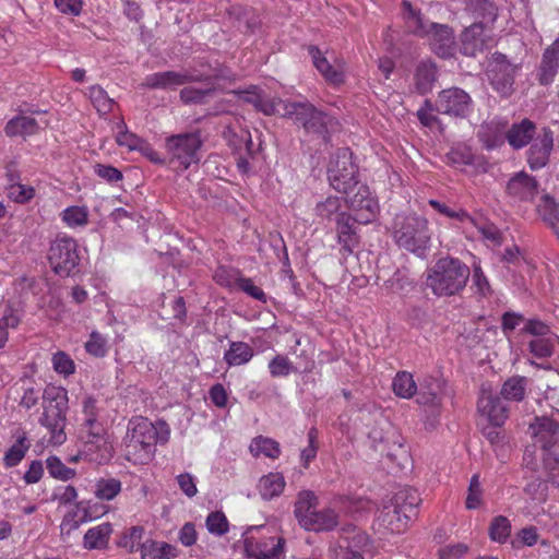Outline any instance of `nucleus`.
<instances>
[{
  "label": "nucleus",
  "instance_id": "c03bdc74",
  "mask_svg": "<svg viewBox=\"0 0 559 559\" xmlns=\"http://www.w3.org/2000/svg\"><path fill=\"white\" fill-rule=\"evenodd\" d=\"M537 211L544 222L551 227L559 222V204L549 194H544L537 205Z\"/></svg>",
  "mask_w": 559,
  "mask_h": 559
},
{
  "label": "nucleus",
  "instance_id": "2f4dec72",
  "mask_svg": "<svg viewBox=\"0 0 559 559\" xmlns=\"http://www.w3.org/2000/svg\"><path fill=\"white\" fill-rule=\"evenodd\" d=\"M83 426L86 432L85 444L88 451L92 447L102 448L106 445L105 430L97 420V414L84 415Z\"/></svg>",
  "mask_w": 559,
  "mask_h": 559
},
{
  "label": "nucleus",
  "instance_id": "a211bd4d",
  "mask_svg": "<svg viewBox=\"0 0 559 559\" xmlns=\"http://www.w3.org/2000/svg\"><path fill=\"white\" fill-rule=\"evenodd\" d=\"M376 523L379 530L397 534L404 532L409 524L408 520L395 508L391 500L379 511Z\"/></svg>",
  "mask_w": 559,
  "mask_h": 559
},
{
  "label": "nucleus",
  "instance_id": "20e7f679",
  "mask_svg": "<svg viewBox=\"0 0 559 559\" xmlns=\"http://www.w3.org/2000/svg\"><path fill=\"white\" fill-rule=\"evenodd\" d=\"M395 243L418 257H424L430 243L426 218L415 214H397L392 224Z\"/></svg>",
  "mask_w": 559,
  "mask_h": 559
},
{
  "label": "nucleus",
  "instance_id": "f3484780",
  "mask_svg": "<svg viewBox=\"0 0 559 559\" xmlns=\"http://www.w3.org/2000/svg\"><path fill=\"white\" fill-rule=\"evenodd\" d=\"M552 131L548 128L543 129L527 152V163L532 169H539L547 165L552 150Z\"/></svg>",
  "mask_w": 559,
  "mask_h": 559
},
{
  "label": "nucleus",
  "instance_id": "1a4fd4ad",
  "mask_svg": "<svg viewBox=\"0 0 559 559\" xmlns=\"http://www.w3.org/2000/svg\"><path fill=\"white\" fill-rule=\"evenodd\" d=\"M416 402L425 407L428 414L426 426L435 428L438 417L441 414L443 400V383L440 379L432 376H425L419 380L417 392L415 394Z\"/></svg>",
  "mask_w": 559,
  "mask_h": 559
},
{
  "label": "nucleus",
  "instance_id": "f704fd0d",
  "mask_svg": "<svg viewBox=\"0 0 559 559\" xmlns=\"http://www.w3.org/2000/svg\"><path fill=\"white\" fill-rule=\"evenodd\" d=\"M527 389V379L521 376L509 378L502 384L500 394L506 401L521 402L524 400Z\"/></svg>",
  "mask_w": 559,
  "mask_h": 559
},
{
  "label": "nucleus",
  "instance_id": "b1692460",
  "mask_svg": "<svg viewBox=\"0 0 559 559\" xmlns=\"http://www.w3.org/2000/svg\"><path fill=\"white\" fill-rule=\"evenodd\" d=\"M338 524L337 513L330 508L318 511L317 509L309 515L308 521H304L306 531L328 532L332 531Z\"/></svg>",
  "mask_w": 559,
  "mask_h": 559
},
{
  "label": "nucleus",
  "instance_id": "423d86ee",
  "mask_svg": "<svg viewBox=\"0 0 559 559\" xmlns=\"http://www.w3.org/2000/svg\"><path fill=\"white\" fill-rule=\"evenodd\" d=\"M519 64L511 62L501 52H493L487 61L486 75L492 88L502 97H509L514 92V82Z\"/></svg>",
  "mask_w": 559,
  "mask_h": 559
},
{
  "label": "nucleus",
  "instance_id": "5fc2aeb1",
  "mask_svg": "<svg viewBox=\"0 0 559 559\" xmlns=\"http://www.w3.org/2000/svg\"><path fill=\"white\" fill-rule=\"evenodd\" d=\"M76 508H78V510H83V512H84L83 516L81 518V520H80V521H76V520H75V514H68V515L63 519V521H62V523H61V525H60V527H61V532H67L68 534H70L72 531H74V530H78V528H79L80 523H82V522H86V521H91V520H93V519H95V518L99 516V514H98V513H96V512H92L91 510H88V509L84 508V507H83V502H79V503L76 504Z\"/></svg>",
  "mask_w": 559,
  "mask_h": 559
},
{
  "label": "nucleus",
  "instance_id": "864d4df0",
  "mask_svg": "<svg viewBox=\"0 0 559 559\" xmlns=\"http://www.w3.org/2000/svg\"><path fill=\"white\" fill-rule=\"evenodd\" d=\"M121 491V483L115 478H102L96 484L95 495L102 500H111Z\"/></svg>",
  "mask_w": 559,
  "mask_h": 559
},
{
  "label": "nucleus",
  "instance_id": "09e8293b",
  "mask_svg": "<svg viewBox=\"0 0 559 559\" xmlns=\"http://www.w3.org/2000/svg\"><path fill=\"white\" fill-rule=\"evenodd\" d=\"M429 204L433 210H436L441 215H444L449 218L456 219L461 223H469L475 225V219L463 209H451L445 203H442L437 200H429Z\"/></svg>",
  "mask_w": 559,
  "mask_h": 559
},
{
  "label": "nucleus",
  "instance_id": "aec40b11",
  "mask_svg": "<svg viewBox=\"0 0 559 559\" xmlns=\"http://www.w3.org/2000/svg\"><path fill=\"white\" fill-rule=\"evenodd\" d=\"M197 78L188 72L166 71L148 75L145 86L150 88H171L195 81Z\"/></svg>",
  "mask_w": 559,
  "mask_h": 559
},
{
  "label": "nucleus",
  "instance_id": "39448f33",
  "mask_svg": "<svg viewBox=\"0 0 559 559\" xmlns=\"http://www.w3.org/2000/svg\"><path fill=\"white\" fill-rule=\"evenodd\" d=\"M68 402V392L63 388L47 386L43 393L44 412L39 423L50 432V442L53 444L66 441Z\"/></svg>",
  "mask_w": 559,
  "mask_h": 559
},
{
  "label": "nucleus",
  "instance_id": "7c9ffc66",
  "mask_svg": "<svg viewBox=\"0 0 559 559\" xmlns=\"http://www.w3.org/2000/svg\"><path fill=\"white\" fill-rule=\"evenodd\" d=\"M177 556V548L165 542L146 539L141 545L142 559H175Z\"/></svg>",
  "mask_w": 559,
  "mask_h": 559
},
{
  "label": "nucleus",
  "instance_id": "49530a36",
  "mask_svg": "<svg viewBox=\"0 0 559 559\" xmlns=\"http://www.w3.org/2000/svg\"><path fill=\"white\" fill-rule=\"evenodd\" d=\"M511 534V523L510 521L503 516L498 515L493 518L490 526H489V536L491 540L503 544L507 542Z\"/></svg>",
  "mask_w": 559,
  "mask_h": 559
},
{
  "label": "nucleus",
  "instance_id": "6ab92c4d",
  "mask_svg": "<svg viewBox=\"0 0 559 559\" xmlns=\"http://www.w3.org/2000/svg\"><path fill=\"white\" fill-rule=\"evenodd\" d=\"M483 23H473L461 34L460 51L467 57H476L486 48Z\"/></svg>",
  "mask_w": 559,
  "mask_h": 559
},
{
  "label": "nucleus",
  "instance_id": "c756f323",
  "mask_svg": "<svg viewBox=\"0 0 559 559\" xmlns=\"http://www.w3.org/2000/svg\"><path fill=\"white\" fill-rule=\"evenodd\" d=\"M437 81V67L431 61H421L415 71V87L421 95L429 93Z\"/></svg>",
  "mask_w": 559,
  "mask_h": 559
},
{
  "label": "nucleus",
  "instance_id": "f257e3e1",
  "mask_svg": "<svg viewBox=\"0 0 559 559\" xmlns=\"http://www.w3.org/2000/svg\"><path fill=\"white\" fill-rule=\"evenodd\" d=\"M170 436L169 426L163 421H150L139 416L129 420L122 439L124 459L132 464H147L155 455L156 443H166Z\"/></svg>",
  "mask_w": 559,
  "mask_h": 559
},
{
  "label": "nucleus",
  "instance_id": "de8ad7c7",
  "mask_svg": "<svg viewBox=\"0 0 559 559\" xmlns=\"http://www.w3.org/2000/svg\"><path fill=\"white\" fill-rule=\"evenodd\" d=\"M46 467L52 478L62 481L70 480L76 475V472L73 468L66 466L57 456H49L46 460Z\"/></svg>",
  "mask_w": 559,
  "mask_h": 559
},
{
  "label": "nucleus",
  "instance_id": "ddd939ff",
  "mask_svg": "<svg viewBox=\"0 0 559 559\" xmlns=\"http://www.w3.org/2000/svg\"><path fill=\"white\" fill-rule=\"evenodd\" d=\"M343 193L346 195L348 206L356 212L358 223L368 224L376 217L379 205L366 185L359 182L355 189Z\"/></svg>",
  "mask_w": 559,
  "mask_h": 559
},
{
  "label": "nucleus",
  "instance_id": "8fccbe9b",
  "mask_svg": "<svg viewBox=\"0 0 559 559\" xmlns=\"http://www.w3.org/2000/svg\"><path fill=\"white\" fill-rule=\"evenodd\" d=\"M215 92V87L195 88L192 86L183 87L180 91V99L185 104H204Z\"/></svg>",
  "mask_w": 559,
  "mask_h": 559
},
{
  "label": "nucleus",
  "instance_id": "2eb2a0df",
  "mask_svg": "<svg viewBox=\"0 0 559 559\" xmlns=\"http://www.w3.org/2000/svg\"><path fill=\"white\" fill-rule=\"evenodd\" d=\"M507 192L515 201L530 202L538 193V182L528 174L520 171L508 181Z\"/></svg>",
  "mask_w": 559,
  "mask_h": 559
},
{
  "label": "nucleus",
  "instance_id": "052dcab7",
  "mask_svg": "<svg viewBox=\"0 0 559 559\" xmlns=\"http://www.w3.org/2000/svg\"><path fill=\"white\" fill-rule=\"evenodd\" d=\"M341 210V200L337 197H329L319 202L316 206V213L322 219H332L333 215H338Z\"/></svg>",
  "mask_w": 559,
  "mask_h": 559
},
{
  "label": "nucleus",
  "instance_id": "6e6d98bb",
  "mask_svg": "<svg viewBox=\"0 0 559 559\" xmlns=\"http://www.w3.org/2000/svg\"><path fill=\"white\" fill-rule=\"evenodd\" d=\"M118 128L120 131L116 136V141L120 146H126L131 151H139V148L142 147L141 145L144 143V140L128 131L123 121L118 123Z\"/></svg>",
  "mask_w": 559,
  "mask_h": 559
},
{
  "label": "nucleus",
  "instance_id": "680f3d73",
  "mask_svg": "<svg viewBox=\"0 0 559 559\" xmlns=\"http://www.w3.org/2000/svg\"><path fill=\"white\" fill-rule=\"evenodd\" d=\"M543 462L547 473V481L559 488V453L543 455Z\"/></svg>",
  "mask_w": 559,
  "mask_h": 559
},
{
  "label": "nucleus",
  "instance_id": "bb28decb",
  "mask_svg": "<svg viewBox=\"0 0 559 559\" xmlns=\"http://www.w3.org/2000/svg\"><path fill=\"white\" fill-rule=\"evenodd\" d=\"M309 55L317 70L324 76V79L333 84L340 85L344 82V74L342 71L334 69L322 52L314 46L309 47Z\"/></svg>",
  "mask_w": 559,
  "mask_h": 559
},
{
  "label": "nucleus",
  "instance_id": "4be33fe9",
  "mask_svg": "<svg viewBox=\"0 0 559 559\" xmlns=\"http://www.w3.org/2000/svg\"><path fill=\"white\" fill-rule=\"evenodd\" d=\"M559 68V41L549 46L544 55L538 71V82L540 85H549Z\"/></svg>",
  "mask_w": 559,
  "mask_h": 559
},
{
  "label": "nucleus",
  "instance_id": "0eeeda50",
  "mask_svg": "<svg viewBox=\"0 0 559 559\" xmlns=\"http://www.w3.org/2000/svg\"><path fill=\"white\" fill-rule=\"evenodd\" d=\"M330 185L338 192H348L359 183L358 167L353 162V153L344 147L332 156L328 168Z\"/></svg>",
  "mask_w": 559,
  "mask_h": 559
},
{
  "label": "nucleus",
  "instance_id": "cd10ccee",
  "mask_svg": "<svg viewBox=\"0 0 559 559\" xmlns=\"http://www.w3.org/2000/svg\"><path fill=\"white\" fill-rule=\"evenodd\" d=\"M285 115L305 128L308 120L320 118V110L309 102H288L285 104Z\"/></svg>",
  "mask_w": 559,
  "mask_h": 559
},
{
  "label": "nucleus",
  "instance_id": "338daca9",
  "mask_svg": "<svg viewBox=\"0 0 559 559\" xmlns=\"http://www.w3.org/2000/svg\"><path fill=\"white\" fill-rule=\"evenodd\" d=\"M294 367L290 360L283 355L275 356L269 362V370L272 377H286L293 371Z\"/></svg>",
  "mask_w": 559,
  "mask_h": 559
},
{
  "label": "nucleus",
  "instance_id": "412c9836",
  "mask_svg": "<svg viewBox=\"0 0 559 559\" xmlns=\"http://www.w3.org/2000/svg\"><path fill=\"white\" fill-rule=\"evenodd\" d=\"M536 134V124L527 118H524L519 123H513L506 133V139L509 144L520 150L526 146Z\"/></svg>",
  "mask_w": 559,
  "mask_h": 559
},
{
  "label": "nucleus",
  "instance_id": "393cba45",
  "mask_svg": "<svg viewBox=\"0 0 559 559\" xmlns=\"http://www.w3.org/2000/svg\"><path fill=\"white\" fill-rule=\"evenodd\" d=\"M390 500L395 508L404 514L408 522L417 515V507L420 503V498L415 489H401Z\"/></svg>",
  "mask_w": 559,
  "mask_h": 559
},
{
  "label": "nucleus",
  "instance_id": "a18cd8bd",
  "mask_svg": "<svg viewBox=\"0 0 559 559\" xmlns=\"http://www.w3.org/2000/svg\"><path fill=\"white\" fill-rule=\"evenodd\" d=\"M88 97L100 115H106L111 111L114 99L110 98L107 92L100 85H93L88 88Z\"/></svg>",
  "mask_w": 559,
  "mask_h": 559
},
{
  "label": "nucleus",
  "instance_id": "774afa93",
  "mask_svg": "<svg viewBox=\"0 0 559 559\" xmlns=\"http://www.w3.org/2000/svg\"><path fill=\"white\" fill-rule=\"evenodd\" d=\"M34 193L35 191L33 187L25 186L20 182L9 185L8 188L9 198L16 203L28 202L34 197Z\"/></svg>",
  "mask_w": 559,
  "mask_h": 559
},
{
  "label": "nucleus",
  "instance_id": "6e6552de",
  "mask_svg": "<svg viewBox=\"0 0 559 559\" xmlns=\"http://www.w3.org/2000/svg\"><path fill=\"white\" fill-rule=\"evenodd\" d=\"M48 261L58 276H70L80 262L76 241L71 237L58 236L50 243Z\"/></svg>",
  "mask_w": 559,
  "mask_h": 559
},
{
  "label": "nucleus",
  "instance_id": "c9c22d12",
  "mask_svg": "<svg viewBox=\"0 0 559 559\" xmlns=\"http://www.w3.org/2000/svg\"><path fill=\"white\" fill-rule=\"evenodd\" d=\"M231 93L236 94L240 100L253 105L257 110L265 115L274 114L273 104L260 95L257 86H250L248 90L242 91H233Z\"/></svg>",
  "mask_w": 559,
  "mask_h": 559
},
{
  "label": "nucleus",
  "instance_id": "58836bf2",
  "mask_svg": "<svg viewBox=\"0 0 559 559\" xmlns=\"http://www.w3.org/2000/svg\"><path fill=\"white\" fill-rule=\"evenodd\" d=\"M417 383L413 374L407 371H400L393 379L392 389L395 395L402 399H411L417 392Z\"/></svg>",
  "mask_w": 559,
  "mask_h": 559
},
{
  "label": "nucleus",
  "instance_id": "dca6fc26",
  "mask_svg": "<svg viewBox=\"0 0 559 559\" xmlns=\"http://www.w3.org/2000/svg\"><path fill=\"white\" fill-rule=\"evenodd\" d=\"M355 223L358 221L353 218L346 213H341L336 217V234L341 252L343 257L353 254L355 248H357L359 239L356 233Z\"/></svg>",
  "mask_w": 559,
  "mask_h": 559
},
{
  "label": "nucleus",
  "instance_id": "0e129e2a",
  "mask_svg": "<svg viewBox=\"0 0 559 559\" xmlns=\"http://www.w3.org/2000/svg\"><path fill=\"white\" fill-rule=\"evenodd\" d=\"M481 495L483 490L479 481V476L475 474L472 476L469 480L468 492L465 502L466 508L468 510L477 509L481 503Z\"/></svg>",
  "mask_w": 559,
  "mask_h": 559
},
{
  "label": "nucleus",
  "instance_id": "7ed1b4c3",
  "mask_svg": "<svg viewBox=\"0 0 559 559\" xmlns=\"http://www.w3.org/2000/svg\"><path fill=\"white\" fill-rule=\"evenodd\" d=\"M471 276L469 267L456 258L439 259L428 270L426 284L438 297L460 294Z\"/></svg>",
  "mask_w": 559,
  "mask_h": 559
},
{
  "label": "nucleus",
  "instance_id": "c85d7f7f",
  "mask_svg": "<svg viewBox=\"0 0 559 559\" xmlns=\"http://www.w3.org/2000/svg\"><path fill=\"white\" fill-rule=\"evenodd\" d=\"M37 120L29 116H16L7 122L4 132L8 136H28L36 134L39 130Z\"/></svg>",
  "mask_w": 559,
  "mask_h": 559
},
{
  "label": "nucleus",
  "instance_id": "5701e85b",
  "mask_svg": "<svg viewBox=\"0 0 559 559\" xmlns=\"http://www.w3.org/2000/svg\"><path fill=\"white\" fill-rule=\"evenodd\" d=\"M507 122L491 120L484 123L478 131V138L487 150H493L503 144Z\"/></svg>",
  "mask_w": 559,
  "mask_h": 559
},
{
  "label": "nucleus",
  "instance_id": "ea45409f",
  "mask_svg": "<svg viewBox=\"0 0 559 559\" xmlns=\"http://www.w3.org/2000/svg\"><path fill=\"white\" fill-rule=\"evenodd\" d=\"M31 448V443L27 440L26 433L20 435L3 456V464L7 467L16 466L25 456L26 452Z\"/></svg>",
  "mask_w": 559,
  "mask_h": 559
},
{
  "label": "nucleus",
  "instance_id": "9d476101",
  "mask_svg": "<svg viewBox=\"0 0 559 559\" xmlns=\"http://www.w3.org/2000/svg\"><path fill=\"white\" fill-rule=\"evenodd\" d=\"M166 148L171 162H177L187 169L191 164L199 162V150L202 141L198 132L180 133L166 139Z\"/></svg>",
  "mask_w": 559,
  "mask_h": 559
},
{
  "label": "nucleus",
  "instance_id": "37998d69",
  "mask_svg": "<svg viewBox=\"0 0 559 559\" xmlns=\"http://www.w3.org/2000/svg\"><path fill=\"white\" fill-rule=\"evenodd\" d=\"M392 437L394 439L396 438V430L391 427V425H388L386 430L380 427H373L368 433L371 447L380 454L385 452V443H389Z\"/></svg>",
  "mask_w": 559,
  "mask_h": 559
},
{
  "label": "nucleus",
  "instance_id": "4468645a",
  "mask_svg": "<svg viewBox=\"0 0 559 559\" xmlns=\"http://www.w3.org/2000/svg\"><path fill=\"white\" fill-rule=\"evenodd\" d=\"M478 411L496 427L503 425L509 416V408L501 397L485 389L478 399Z\"/></svg>",
  "mask_w": 559,
  "mask_h": 559
},
{
  "label": "nucleus",
  "instance_id": "603ef678",
  "mask_svg": "<svg viewBox=\"0 0 559 559\" xmlns=\"http://www.w3.org/2000/svg\"><path fill=\"white\" fill-rule=\"evenodd\" d=\"M556 336L550 334L530 342V350L537 358L550 357L554 353Z\"/></svg>",
  "mask_w": 559,
  "mask_h": 559
},
{
  "label": "nucleus",
  "instance_id": "4c0bfd02",
  "mask_svg": "<svg viewBox=\"0 0 559 559\" xmlns=\"http://www.w3.org/2000/svg\"><path fill=\"white\" fill-rule=\"evenodd\" d=\"M253 356L251 346L243 342H231L229 349L224 355L228 366H240L247 364Z\"/></svg>",
  "mask_w": 559,
  "mask_h": 559
},
{
  "label": "nucleus",
  "instance_id": "473e14b6",
  "mask_svg": "<svg viewBox=\"0 0 559 559\" xmlns=\"http://www.w3.org/2000/svg\"><path fill=\"white\" fill-rule=\"evenodd\" d=\"M112 532L109 523H103L90 528L84 535V547L86 549H104L108 545Z\"/></svg>",
  "mask_w": 559,
  "mask_h": 559
},
{
  "label": "nucleus",
  "instance_id": "f03ea898",
  "mask_svg": "<svg viewBox=\"0 0 559 559\" xmlns=\"http://www.w3.org/2000/svg\"><path fill=\"white\" fill-rule=\"evenodd\" d=\"M403 16L407 29L420 37H427L431 49L441 58H450L454 53V35L445 24L429 22L420 11L412 7L408 1H403Z\"/></svg>",
  "mask_w": 559,
  "mask_h": 559
},
{
  "label": "nucleus",
  "instance_id": "72a5a7b5",
  "mask_svg": "<svg viewBox=\"0 0 559 559\" xmlns=\"http://www.w3.org/2000/svg\"><path fill=\"white\" fill-rule=\"evenodd\" d=\"M317 504L318 498L312 491L305 490L298 495L294 514L301 527H304V521H308L309 515L317 509Z\"/></svg>",
  "mask_w": 559,
  "mask_h": 559
},
{
  "label": "nucleus",
  "instance_id": "e2e57ef3",
  "mask_svg": "<svg viewBox=\"0 0 559 559\" xmlns=\"http://www.w3.org/2000/svg\"><path fill=\"white\" fill-rule=\"evenodd\" d=\"M206 527L211 534L222 536L228 532V521L223 512H211L206 518Z\"/></svg>",
  "mask_w": 559,
  "mask_h": 559
},
{
  "label": "nucleus",
  "instance_id": "e433bc0d",
  "mask_svg": "<svg viewBox=\"0 0 559 559\" xmlns=\"http://www.w3.org/2000/svg\"><path fill=\"white\" fill-rule=\"evenodd\" d=\"M285 487V479L280 473H270L259 481V491L264 500L280 496Z\"/></svg>",
  "mask_w": 559,
  "mask_h": 559
},
{
  "label": "nucleus",
  "instance_id": "69168bd1",
  "mask_svg": "<svg viewBox=\"0 0 559 559\" xmlns=\"http://www.w3.org/2000/svg\"><path fill=\"white\" fill-rule=\"evenodd\" d=\"M85 349L95 357H104L107 353V341L100 333L93 331L85 343Z\"/></svg>",
  "mask_w": 559,
  "mask_h": 559
},
{
  "label": "nucleus",
  "instance_id": "3c124183",
  "mask_svg": "<svg viewBox=\"0 0 559 559\" xmlns=\"http://www.w3.org/2000/svg\"><path fill=\"white\" fill-rule=\"evenodd\" d=\"M145 530L142 526H132L128 530L127 533L121 537L119 545L123 548H127L129 552L140 551L141 545H143V536Z\"/></svg>",
  "mask_w": 559,
  "mask_h": 559
},
{
  "label": "nucleus",
  "instance_id": "a19ab883",
  "mask_svg": "<svg viewBox=\"0 0 559 559\" xmlns=\"http://www.w3.org/2000/svg\"><path fill=\"white\" fill-rule=\"evenodd\" d=\"M250 451L254 456L263 454L266 457L276 459L281 454L278 442L271 438L259 436L250 444Z\"/></svg>",
  "mask_w": 559,
  "mask_h": 559
},
{
  "label": "nucleus",
  "instance_id": "4d7b16f0",
  "mask_svg": "<svg viewBox=\"0 0 559 559\" xmlns=\"http://www.w3.org/2000/svg\"><path fill=\"white\" fill-rule=\"evenodd\" d=\"M20 317L15 311L8 307L0 319V348L5 346L8 341V329H15L20 324Z\"/></svg>",
  "mask_w": 559,
  "mask_h": 559
},
{
  "label": "nucleus",
  "instance_id": "79ce46f5",
  "mask_svg": "<svg viewBox=\"0 0 559 559\" xmlns=\"http://www.w3.org/2000/svg\"><path fill=\"white\" fill-rule=\"evenodd\" d=\"M335 124L336 121L334 118L320 110V118L316 117L314 119L308 120V122H306L305 130L308 133L317 134L326 140L328 133L330 130L334 129Z\"/></svg>",
  "mask_w": 559,
  "mask_h": 559
},
{
  "label": "nucleus",
  "instance_id": "f8f14e48",
  "mask_svg": "<svg viewBox=\"0 0 559 559\" xmlns=\"http://www.w3.org/2000/svg\"><path fill=\"white\" fill-rule=\"evenodd\" d=\"M435 110L453 118H466L473 110V99L460 87L445 88L438 94Z\"/></svg>",
  "mask_w": 559,
  "mask_h": 559
},
{
  "label": "nucleus",
  "instance_id": "a878e982",
  "mask_svg": "<svg viewBox=\"0 0 559 559\" xmlns=\"http://www.w3.org/2000/svg\"><path fill=\"white\" fill-rule=\"evenodd\" d=\"M464 9L474 19H479L478 23L492 24L497 16L498 10L493 2L490 0H464Z\"/></svg>",
  "mask_w": 559,
  "mask_h": 559
},
{
  "label": "nucleus",
  "instance_id": "bf43d9fd",
  "mask_svg": "<svg viewBox=\"0 0 559 559\" xmlns=\"http://www.w3.org/2000/svg\"><path fill=\"white\" fill-rule=\"evenodd\" d=\"M88 213L85 207L70 206L62 213V219L71 227L83 226L87 224Z\"/></svg>",
  "mask_w": 559,
  "mask_h": 559
},
{
  "label": "nucleus",
  "instance_id": "9b49d317",
  "mask_svg": "<svg viewBox=\"0 0 559 559\" xmlns=\"http://www.w3.org/2000/svg\"><path fill=\"white\" fill-rule=\"evenodd\" d=\"M528 431L543 455L559 453V423L554 417L535 416Z\"/></svg>",
  "mask_w": 559,
  "mask_h": 559
},
{
  "label": "nucleus",
  "instance_id": "13d9d810",
  "mask_svg": "<svg viewBox=\"0 0 559 559\" xmlns=\"http://www.w3.org/2000/svg\"><path fill=\"white\" fill-rule=\"evenodd\" d=\"M385 455L388 459H390L392 462H396L397 464H401L403 459H406L407 451L404 448V444L402 442V438L396 431V438L393 437L390 439L389 443H385V452L382 454Z\"/></svg>",
  "mask_w": 559,
  "mask_h": 559
}]
</instances>
